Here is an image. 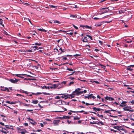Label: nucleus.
I'll return each mask as SVG.
<instances>
[{
    "label": "nucleus",
    "instance_id": "nucleus-34",
    "mask_svg": "<svg viewBox=\"0 0 134 134\" xmlns=\"http://www.w3.org/2000/svg\"><path fill=\"white\" fill-rule=\"evenodd\" d=\"M105 100H110V97H109L108 96H107L105 98Z\"/></svg>",
    "mask_w": 134,
    "mask_h": 134
},
{
    "label": "nucleus",
    "instance_id": "nucleus-9",
    "mask_svg": "<svg viewBox=\"0 0 134 134\" xmlns=\"http://www.w3.org/2000/svg\"><path fill=\"white\" fill-rule=\"evenodd\" d=\"M118 130H122L123 131H125V130L122 128V127L120 126H117V129Z\"/></svg>",
    "mask_w": 134,
    "mask_h": 134
},
{
    "label": "nucleus",
    "instance_id": "nucleus-45",
    "mask_svg": "<svg viewBox=\"0 0 134 134\" xmlns=\"http://www.w3.org/2000/svg\"><path fill=\"white\" fill-rule=\"evenodd\" d=\"M61 103L63 105L65 104V102L64 101H63L62 100H61Z\"/></svg>",
    "mask_w": 134,
    "mask_h": 134
},
{
    "label": "nucleus",
    "instance_id": "nucleus-20",
    "mask_svg": "<svg viewBox=\"0 0 134 134\" xmlns=\"http://www.w3.org/2000/svg\"><path fill=\"white\" fill-rule=\"evenodd\" d=\"M71 116H63V118L64 119H69L70 117H71Z\"/></svg>",
    "mask_w": 134,
    "mask_h": 134
},
{
    "label": "nucleus",
    "instance_id": "nucleus-41",
    "mask_svg": "<svg viewBox=\"0 0 134 134\" xmlns=\"http://www.w3.org/2000/svg\"><path fill=\"white\" fill-rule=\"evenodd\" d=\"M97 116H98L99 117L101 118H103V115H100L99 114H98Z\"/></svg>",
    "mask_w": 134,
    "mask_h": 134
},
{
    "label": "nucleus",
    "instance_id": "nucleus-22",
    "mask_svg": "<svg viewBox=\"0 0 134 134\" xmlns=\"http://www.w3.org/2000/svg\"><path fill=\"white\" fill-rule=\"evenodd\" d=\"M74 81H71L67 85L70 86H71V85L74 84Z\"/></svg>",
    "mask_w": 134,
    "mask_h": 134
},
{
    "label": "nucleus",
    "instance_id": "nucleus-44",
    "mask_svg": "<svg viewBox=\"0 0 134 134\" xmlns=\"http://www.w3.org/2000/svg\"><path fill=\"white\" fill-rule=\"evenodd\" d=\"M80 119V118L77 117H76L74 116V120H79Z\"/></svg>",
    "mask_w": 134,
    "mask_h": 134
},
{
    "label": "nucleus",
    "instance_id": "nucleus-62",
    "mask_svg": "<svg viewBox=\"0 0 134 134\" xmlns=\"http://www.w3.org/2000/svg\"><path fill=\"white\" fill-rule=\"evenodd\" d=\"M54 88H55L57 87V85L56 84H54L53 85V86H52Z\"/></svg>",
    "mask_w": 134,
    "mask_h": 134
},
{
    "label": "nucleus",
    "instance_id": "nucleus-7",
    "mask_svg": "<svg viewBox=\"0 0 134 134\" xmlns=\"http://www.w3.org/2000/svg\"><path fill=\"white\" fill-rule=\"evenodd\" d=\"M60 120H55L53 121V124H54V125H58V123Z\"/></svg>",
    "mask_w": 134,
    "mask_h": 134
},
{
    "label": "nucleus",
    "instance_id": "nucleus-13",
    "mask_svg": "<svg viewBox=\"0 0 134 134\" xmlns=\"http://www.w3.org/2000/svg\"><path fill=\"white\" fill-rule=\"evenodd\" d=\"M102 12L101 14H103L106 13H108L109 12V11L108 10V9H102Z\"/></svg>",
    "mask_w": 134,
    "mask_h": 134
},
{
    "label": "nucleus",
    "instance_id": "nucleus-11",
    "mask_svg": "<svg viewBox=\"0 0 134 134\" xmlns=\"http://www.w3.org/2000/svg\"><path fill=\"white\" fill-rule=\"evenodd\" d=\"M61 97L62 98H65V99H66L68 98H70V97L69 96L66 95H65L61 96Z\"/></svg>",
    "mask_w": 134,
    "mask_h": 134
},
{
    "label": "nucleus",
    "instance_id": "nucleus-26",
    "mask_svg": "<svg viewBox=\"0 0 134 134\" xmlns=\"http://www.w3.org/2000/svg\"><path fill=\"white\" fill-rule=\"evenodd\" d=\"M3 20L1 19L0 18V24L3 27H4V25L2 24Z\"/></svg>",
    "mask_w": 134,
    "mask_h": 134
},
{
    "label": "nucleus",
    "instance_id": "nucleus-4",
    "mask_svg": "<svg viewBox=\"0 0 134 134\" xmlns=\"http://www.w3.org/2000/svg\"><path fill=\"white\" fill-rule=\"evenodd\" d=\"M1 128H2V129L1 130V131L2 133H3L4 134H6L7 133H9V131L8 130L6 129L5 128H3L2 127H0Z\"/></svg>",
    "mask_w": 134,
    "mask_h": 134
},
{
    "label": "nucleus",
    "instance_id": "nucleus-29",
    "mask_svg": "<svg viewBox=\"0 0 134 134\" xmlns=\"http://www.w3.org/2000/svg\"><path fill=\"white\" fill-rule=\"evenodd\" d=\"M53 33H57L59 32H62V30H60L58 31H53Z\"/></svg>",
    "mask_w": 134,
    "mask_h": 134
},
{
    "label": "nucleus",
    "instance_id": "nucleus-2",
    "mask_svg": "<svg viewBox=\"0 0 134 134\" xmlns=\"http://www.w3.org/2000/svg\"><path fill=\"white\" fill-rule=\"evenodd\" d=\"M81 90H82V88H78L72 92V93H73V95H80L81 94L82 92L80 91Z\"/></svg>",
    "mask_w": 134,
    "mask_h": 134
},
{
    "label": "nucleus",
    "instance_id": "nucleus-51",
    "mask_svg": "<svg viewBox=\"0 0 134 134\" xmlns=\"http://www.w3.org/2000/svg\"><path fill=\"white\" fill-rule=\"evenodd\" d=\"M75 71H74L73 72H72V73H71V74L68 75V76H70V75H73L74 74V73H75Z\"/></svg>",
    "mask_w": 134,
    "mask_h": 134
},
{
    "label": "nucleus",
    "instance_id": "nucleus-30",
    "mask_svg": "<svg viewBox=\"0 0 134 134\" xmlns=\"http://www.w3.org/2000/svg\"><path fill=\"white\" fill-rule=\"evenodd\" d=\"M85 27L86 29H91L92 28L90 26L87 25H86L85 26Z\"/></svg>",
    "mask_w": 134,
    "mask_h": 134
},
{
    "label": "nucleus",
    "instance_id": "nucleus-8",
    "mask_svg": "<svg viewBox=\"0 0 134 134\" xmlns=\"http://www.w3.org/2000/svg\"><path fill=\"white\" fill-rule=\"evenodd\" d=\"M18 80H19L16 79H15V80L10 79L9 80V81L11 82L14 83H16Z\"/></svg>",
    "mask_w": 134,
    "mask_h": 134
},
{
    "label": "nucleus",
    "instance_id": "nucleus-50",
    "mask_svg": "<svg viewBox=\"0 0 134 134\" xmlns=\"http://www.w3.org/2000/svg\"><path fill=\"white\" fill-rule=\"evenodd\" d=\"M98 123H99V124H101L102 125H104V124L103 123V122H102L101 121H100V122H98Z\"/></svg>",
    "mask_w": 134,
    "mask_h": 134
},
{
    "label": "nucleus",
    "instance_id": "nucleus-10",
    "mask_svg": "<svg viewBox=\"0 0 134 134\" xmlns=\"http://www.w3.org/2000/svg\"><path fill=\"white\" fill-rule=\"evenodd\" d=\"M87 36L86 35V36H84L83 38L82 37V41L83 42H88V38H87Z\"/></svg>",
    "mask_w": 134,
    "mask_h": 134
},
{
    "label": "nucleus",
    "instance_id": "nucleus-18",
    "mask_svg": "<svg viewBox=\"0 0 134 134\" xmlns=\"http://www.w3.org/2000/svg\"><path fill=\"white\" fill-rule=\"evenodd\" d=\"M70 111L72 112V113H83V112H84V110H81V111H73L71 110Z\"/></svg>",
    "mask_w": 134,
    "mask_h": 134
},
{
    "label": "nucleus",
    "instance_id": "nucleus-24",
    "mask_svg": "<svg viewBox=\"0 0 134 134\" xmlns=\"http://www.w3.org/2000/svg\"><path fill=\"white\" fill-rule=\"evenodd\" d=\"M41 44H42L41 43H38L36 42V43H35V44H32V45H36L40 46H41Z\"/></svg>",
    "mask_w": 134,
    "mask_h": 134
},
{
    "label": "nucleus",
    "instance_id": "nucleus-59",
    "mask_svg": "<svg viewBox=\"0 0 134 134\" xmlns=\"http://www.w3.org/2000/svg\"><path fill=\"white\" fill-rule=\"evenodd\" d=\"M54 23H57L58 24H59L60 23V22L59 21H57V20H56L55 21H54Z\"/></svg>",
    "mask_w": 134,
    "mask_h": 134
},
{
    "label": "nucleus",
    "instance_id": "nucleus-19",
    "mask_svg": "<svg viewBox=\"0 0 134 134\" xmlns=\"http://www.w3.org/2000/svg\"><path fill=\"white\" fill-rule=\"evenodd\" d=\"M126 103L127 102H126L123 101L122 102L121 104H120V106L121 107H123L125 105H124V104Z\"/></svg>",
    "mask_w": 134,
    "mask_h": 134
},
{
    "label": "nucleus",
    "instance_id": "nucleus-32",
    "mask_svg": "<svg viewBox=\"0 0 134 134\" xmlns=\"http://www.w3.org/2000/svg\"><path fill=\"white\" fill-rule=\"evenodd\" d=\"M32 48L34 51L36 50V49H38V47L37 46H34Z\"/></svg>",
    "mask_w": 134,
    "mask_h": 134
},
{
    "label": "nucleus",
    "instance_id": "nucleus-35",
    "mask_svg": "<svg viewBox=\"0 0 134 134\" xmlns=\"http://www.w3.org/2000/svg\"><path fill=\"white\" fill-rule=\"evenodd\" d=\"M66 70H69L70 71H73V70L72 69L69 68H67Z\"/></svg>",
    "mask_w": 134,
    "mask_h": 134
},
{
    "label": "nucleus",
    "instance_id": "nucleus-53",
    "mask_svg": "<svg viewBox=\"0 0 134 134\" xmlns=\"http://www.w3.org/2000/svg\"><path fill=\"white\" fill-rule=\"evenodd\" d=\"M53 88V86H48L47 87V89H49L50 88L52 89Z\"/></svg>",
    "mask_w": 134,
    "mask_h": 134
},
{
    "label": "nucleus",
    "instance_id": "nucleus-15",
    "mask_svg": "<svg viewBox=\"0 0 134 134\" xmlns=\"http://www.w3.org/2000/svg\"><path fill=\"white\" fill-rule=\"evenodd\" d=\"M21 104H22L24 106L26 107H30L31 106H32V105H30L29 104H27L24 103H21Z\"/></svg>",
    "mask_w": 134,
    "mask_h": 134
},
{
    "label": "nucleus",
    "instance_id": "nucleus-64",
    "mask_svg": "<svg viewBox=\"0 0 134 134\" xmlns=\"http://www.w3.org/2000/svg\"><path fill=\"white\" fill-rule=\"evenodd\" d=\"M67 83L66 81H63L62 82V83L64 84H65Z\"/></svg>",
    "mask_w": 134,
    "mask_h": 134
},
{
    "label": "nucleus",
    "instance_id": "nucleus-42",
    "mask_svg": "<svg viewBox=\"0 0 134 134\" xmlns=\"http://www.w3.org/2000/svg\"><path fill=\"white\" fill-rule=\"evenodd\" d=\"M100 66H101V67L102 68H103L104 69H105V68L106 66L105 65H102V64H100Z\"/></svg>",
    "mask_w": 134,
    "mask_h": 134
},
{
    "label": "nucleus",
    "instance_id": "nucleus-1",
    "mask_svg": "<svg viewBox=\"0 0 134 134\" xmlns=\"http://www.w3.org/2000/svg\"><path fill=\"white\" fill-rule=\"evenodd\" d=\"M16 128L17 132L20 133L21 134H25V133L27 132L26 130L25 129H21L18 127H17Z\"/></svg>",
    "mask_w": 134,
    "mask_h": 134
},
{
    "label": "nucleus",
    "instance_id": "nucleus-28",
    "mask_svg": "<svg viewBox=\"0 0 134 134\" xmlns=\"http://www.w3.org/2000/svg\"><path fill=\"white\" fill-rule=\"evenodd\" d=\"M131 66H130V65L128 66L127 68V70H129L130 71H131L132 69L131 68Z\"/></svg>",
    "mask_w": 134,
    "mask_h": 134
},
{
    "label": "nucleus",
    "instance_id": "nucleus-3",
    "mask_svg": "<svg viewBox=\"0 0 134 134\" xmlns=\"http://www.w3.org/2000/svg\"><path fill=\"white\" fill-rule=\"evenodd\" d=\"M129 108L131 109V107H125L123 108V109H124L125 110L129 111L130 112H133L134 111V110L133 109H132L131 110H130L129 109Z\"/></svg>",
    "mask_w": 134,
    "mask_h": 134
},
{
    "label": "nucleus",
    "instance_id": "nucleus-40",
    "mask_svg": "<svg viewBox=\"0 0 134 134\" xmlns=\"http://www.w3.org/2000/svg\"><path fill=\"white\" fill-rule=\"evenodd\" d=\"M93 94H90L89 95H88V99H89L90 98L91 99L92 98V97L91 96Z\"/></svg>",
    "mask_w": 134,
    "mask_h": 134
},
{
    "label": "nucleus",
    "instance_id": "nucleus-58",
    "mask_svg": "<svg viewBox=\"0 0 134 134\" xmlns=\"http://www.w3.org/2000/svg\"><path fill=\"white\" fill-rule=\"evenodd\" d=\"M5 89H6V91H7L8 92H10L8 88L6 87V88H5Z\"/></svg>",
    "mask_w": 134,
    "mask_h": 134
},
{
    "label": "nucleus",
    "instance_id": "nucleus-17",
    "mask_svg": "<svg viewBox=\"0 0 134 134\" xmlns=\"http://www.w3.org/2000/svg\"><path fill=\"white\" fill-rule=\"evenodd\" d=\"M1 88L0 89V90L1 91H6L5 88H6V87H4V86H1V87H0Z\"/></svg>",
    "mask_w": 134,
    "mask_h": 134
},
{
    "label": "nucleus",
    "instance_id": "nucleus-12",
    "mask_svg": "<svg viewBox=\"0 0 134 134\" xmlns=\"http://www.w3.org/2000/svg\"><path fill=\"white\" fill-rule=\"evenodd\" d=\"M93 110L96 112L97 111H100V110L101 109L99 108H97L96 107H93Z\"/></svg>",
    "mask_w": 134,
    "mask_h": 134
},
{
    "label": "nucleus",
    "instance_id": "nucleus-46",
    "mask_svg": "<svg viewBox=\"0 0 134 134\" xmlns=\"http://www.w3.org/2000/svg\"><path fill=\"white\" fill-rule=\"evenodd\" d=\"M5 127L6 128H7V129H13V128H11L9 126H8V125H5Z\"/></svg>",
    "mask_w": 134,
    "mask_h": 134
},
{
    "label": "nucleus",
    "instance_id": "nucleus-38",
    "mask_svg": "<svg viewBox=\"0 0 134 134\" xmlns=\"http://www.w3.org/2000/svg\"><path fill=\"white\" fill-rule=\"evenodd\" d=\"M86 36L88 37L91 40H93L91 36L88 35H86Z\"/></svg>",
    "mask_w": 134,
    "mask_h": 134
},
{
    "label": "nucleus",
    "instance_id": "nucleus-36",
    "mask_svg": "<svg viewBox=\"0 0 134 134\" xmlns=\"http://www.w3.org/2000/svg\"><path fill=\"white\" fill-rule=\"evenodd\" d=\"M69 79H70L71 80L73 81L74 80V79H75L74 77L71 76L69 77Z\"/></svg>",
    "mask_w": 134,
    "mask_h": 134
},
{
    "label": "nucleus",
    "instance_id": "nucleus-21",
    "mask_svg": "<svg viewBox=\"0 0 134 134\" xmlns=\"http://www.w3.org/2000/svg\"><path fill=\"white\" fill-rule=\"evenodd\" d=\"M67 110L66 109L64 108V109H63V110H60V111H55V112H62L64 111H66Z\"/></svg>",
    "mask_w": 134,
    "mask_h": 134
},
{
    "label": "nucleus",
    "instance_id": "nucleus-43",
    "mask_svg": "<svg viewBox=\"0 0 134 134\" xmlns=\"http://www.w3.org/2000/svg\"><path fill=\"white\" fill-rule=\"evenodd\" d=\"M59 50H60L61 51V53H62V52H64L65 51L64 49H62V48H60L59 49Z\"/></svg>",
    "mask_w": 134,
    "mask_h": 134
},
{
    "label": "nucleus",
    "instance_id": "nucleus-14",
    "mask_svg": "<svg viewBox=\"0 0 134 134\" xmlns=\"http://www.w3.org/2000/svg\"><path fill=\"white\" fill-rule=\"evenodd\" d=\"M30 122L32 125H35L37 124V123L33 120H32L31 121H30Z\"/></svg>",
    "mask_w": 134,
    "mask_h": 134
},
{
    "label": "nucleus",
    "instance_id": "nucleus-16",
    "mask_svg": "<svg viewBox=\"0 0 134 134\" xmlns=\"http://www.w3.org/2000/svg\"><path fill=\"white\" fill-rule=\"evenodd\" d=\"M105 110V111L104 112V113H110V114H111V113H110L109 112V111H116L115 110H113V109H111V110Z\"/></svg>",
    "mask_w": 134,
    "mask_h": 134
},
{
    "label": "nucleus",
    "instance_id": "nucleus-48",
    "mask_svg": "<svg viewBox=\"0 0 134 134\" xmlns=\"http://www.w3.org/2000/svg\"><path fill=\"white\" fill-rule=\"evenodd\" d=\"M21 75H23V76L26 75V76H27L28 77H31V76L30 75H28L26 74H21Z\"/></svg>",
    "mask_w": 134,
    "mask_h": 134
},
{
    "label": "nucleus",
    "instance_id": "nucleus-49",
    "mask_svg": "<svg viewBox=\"0 0 134 134\" xmlns=\"http://www.w3.org/2000/svg\"><path fill=\"white\" fill-rule=\"evenodd\" d=\"M61 97H60L59 96H57L56 97H55V99H59Z\"/></svg>",
    "mask_w": 134,
    "mask_h": 134
},
{
    "label": "nucleus",
    "instance_id": "nucleus-57",
    "mask_svg": "<svg viewBox=\"0 0 134 134\" xmlns=\"http://www.w3.org/2000/svg\"><path fill=\"white\" fill-rule=\"evenodd\" d=\"M76 16L75 15H70V17H72L73 18H75Z\"/></svg>",
    "mask_w": 134,
    "mask_h": 134
},
{
    "label": "nucleus",
    "instance_id": "nucleus-5",
    "mask_svg": "<svg viewBox=\"0 0 134 134\" xmlns=\"http://www.w3.org/2000/svg\"><path fill=\"white\" fill-rule=\"evenodd\" d=\"M108 9V10L109 11V10H112L114 9V8L112 6H109L108 7L104 8L101 9L100 10L102 11V9Z\"/></svg>",
    "mask_w": 134,
    "mask_h": 134
},
{
    "label": "nucleus",
    "instance_id": "nucleus-23",
    "mask_svg": "<svg viewBox=\"0 0 134 134\" xmlns=\"http://www.w3.org/2000/svg\"><path fill=\"white\" fill-rule=\"evenodd\" d=\"M90 123L91 124H98L99 125V123H98L97 122L95 121H93V122H90Z\"/></svg>",
    "mask_w": 134,
    "mask_h": 134
},
{
    "label": "nucleus",
    "instance_id": "nucleus-33",
    "mask_svg": "<svg viewBox=\"0 0 134 134\" xmlns=\"http://www.w3.org/2000/svg\"><path fill=\"white\" fill-rule=\"evenodd\" d=\"M75 95H73V93H72L71 94H70L69 96L70 97V96L71 98H73L74 97V96H75Z\"/></svg>",
    "mask_w": 134,
    "mask_h": 134
},
{
    "label": "nucleus",
    "instance_id": "nucleus-39",
    "mask_svg": "<svg viewBox=\"0 0 134 134\" xmlns=\"http://www.w3.org/2000/svg\"><path fill=\"white\" fill-rule=\"evenodd\" d=\"M41 88L42 89H44V88H45L46 89H47V87L45 86H41Z\"/></svg>",
    "mask_w": 134,
    "mask_h": 134
},
{
    "label": "nucleus",
    "instance_id": "nucleus-47",
    "mask_svg": "<svg viewBox=\"0 0 134 134\" xmlns=\"http://www.w3.org/2000/svg\"><path fill=\"white\" fill-rule=\"evenodd\" d=\"M81 92H82L81 94L83 93H86L87 91L86 90H84L83 91H81Z\"/></svg>",
    "mask_w": 134,
    "mask_h": 134
},
{
    "label": "nucleus",
    "instance_id": "nucleus-55",
    "mask_svg": "<svg viewBox=\"0 0 134 134\" xmlns=\"http://www.w3.org/2000/svg\"><path fill=\"white\" fill-rule=\"evenodd\" d=\"M93 82H95L97 84L99 83V82L96 81H93Z\"/></svg>",
    "mask_w": 134,
    "mask_h": 134
},
{
    "label": "nucleus",
    "instance_id": "nucleus-61",
    "mask_svg": "<svg viewBox=\"0 0 134 134\" xmlns=\"http://www.w3.org/2000/svg\"><path fill=\"white\" fill-rule=\"evenodd\" d=\"M77 107L79 108H85V107L82 106H81V105H80V106H78Z\"/></svg>",
    "mask_w": 134,
    "mask_h": 134
},
{
    "label": "nucleus",
    "instance_id": "nucleus-60",
    "mask_svg": "<svg viewBox=\"0 0 134 134\" xmlns=\"http://www.w3.org/2000/svg\"><path fill=\"white\" fill-rule=\"evenodd\" d=\"M66 33L67 34H70L71 35H72L73 34V32H70L69 33Z\"/></svg>",
    "mask_w": 134,
    "mask_h": 134
},
{
    "label": "nucleus",
    "instance_id": "nucleus-27",
    "mask_svg": "<svg viewBox=\"0 0 134 134\" xmlns=\"http://www.w3.org/2000/svg\"><path fill=\"white\" fill-rule=\"evenodd\" d=\"M38 101L37 100H33L32 103L35 104H36L38 103Z\"/></svg>",
    "mask_w": 134,
    "mask_h": 134
},
{
    "label": "nucleus",
    "instance_id": "nucleus-54",
    "mask_svg": "<svg viewBox=\"0 0 134 134\" xmlns=\"http://www.w3.org/2000/svg\"><path fill=\"white\" fill-rule=\"evenodd\" d=\"M101 25V24H96L95 25V26H100Z\"/></svg>",
    "mask_w": 134,
    "mask_h": 134
},
{
    "label": "nucleus",
    "instance_id": "nucleus-56",
    "mask_svg": "<svg viewBox=\"0 0 134 134\" xmlns=\"http://www.w3.org/2000/svg\"><path fill=\"white\" fill-rule=\"evenodd\" d=\"M26 111H33V110H29V109H27L26 110H25Z\"/></svg>",
    "mask_w": 134,
    "mask_h": 134
},
{
    "label": "nucleus",
    "instance_id": "nucleus-37",
    "mask_svg": "<svg viewBox=\"0 0 134 134\" xmlns=\"http://www.w3.org/2000/svg\"><path fill=\"white\" fill-rule=\"evenodd\" d=\"M21 90L23 91L22 92L23 93H24L26 94H28L29 93V92H28L23 91L22 90Z\"/></svg>",
    "mask_w": 134,
    "mask_h": 134
},
{
    "label": "nucleus",
    "instance_id": "nucleus-31",
    "mask_svg": "<svg viewBox=\"0 0 134 134\" xmlns=\"http://www.w3.org/2000/svg\"><path fill=\"white\" fill-rule=\"evenodd\" d=\"M49 6L51 8H57V6H54V5H49Z\"/></svg>",
    "mask_w": 134,
    "mask_h": 134
},
{
    "label": "nucleus",
    "instance_id": "nucleus-63",
    "mask_svg": "<svg viewBox=\"0 0 134 134\" xmlns=\"http://www.w3.org/2000/svg\"><path fill=\"white\" fill-rule=\"evenodd\" d=\"M132 42V40H130L126 41V43H131Z\"/></svg>",
    "mask_w": 134,
    "mask_h": 134
},
{
    "label": "nucleus",
    "instance_id": "nucleus-25",
    "mask_svg": "<svg viewBox=\"0 0 134 134\" xmlns=\"http://www.w3.org/2000/svg\"><path fill=\"white\" fill-rule=\"evenodd\" d=\"M37 30L40 31L47 32V31L45 29H38Z\"/></svg>",
    "mask_w": 134,
    "mask_h": 134
},
{
    "label": "nucleus",
    "instance_id": "nucleus-6",
    "mask_svg": "<svg viewBox=\"0 0 134 134\" xmlns=\"http://www.w3.org/2000/svg\"><path fill=\"white\" fill-rule=\"evenodd\" d=\"M42 93H43L45 95H49V94L48 93H46V92H42V93L41 92H37L36 93H32V94H33V95H38L39 94H40Z\"/></svg>",
    "mask_w": 134,
    "mask_h": 134
},
{
    "label": "nucleus",
    "instance_id": "nucleus-52",
    "mask_svg": "<svg viewBox=\"0 0 134 134\" xmlns=\"http://www.w3.org/2000/svg\"><path fill=\"white\" fill-rule=\"evenodd\" d=\"M73 26L74 27L75 29H76L77 30L78 29V28L76 26H75V25H73Z\"/></svg>",
    "mask_w": 134,
    "mask_h": 134
}]
</instances>
